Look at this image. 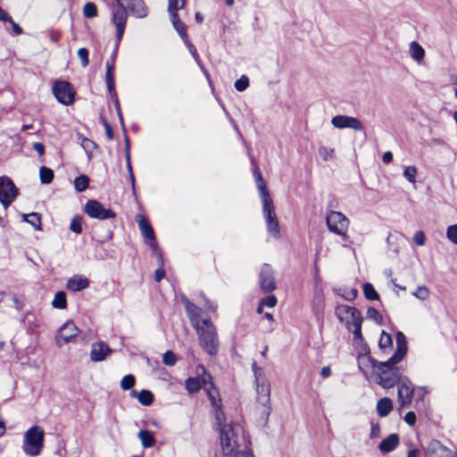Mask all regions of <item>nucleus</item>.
<instances>
[{"mask_svg": "<svg viewBox=\"0 0 457 457\" xmlns=\"http://www.w3.org/2000/svg\"><path fill=\"white\" fill-rule=\"evenodd\" d=\"M200 325H201V328H203V330H209L211 328H215V327L210 318H205L202 320H200Z\"/></svg>", "mask_w": 457, "mask_h": 457, "instance_id": "obj_59", "label": "nucleus"}, {"mask_svg": "<svg viewBox=\"0 0 457 457\" xmlns=\"http://www.w3.org/2000/svg\"><path fill=\"white\" fill-rule=\"evenodd\" d=\"M379 362L370 355L365 354L359 358V368L360 370L365 373L371 369L375 373L378 369Z\"/></svg>", "mask_w": 457, "mask_h": 457, "instance_id": "obj_25", "label": "nucleus"}, {"mask_svg": "<svg viewBox=\"0 0 457 457\" xmlns=\"http://www.w3.org/2000/svg\"><path fill=\"white\" fill-rule=\"evenodd\" d=\"M319 154L324 161H328L334 158L335 150L333 148H328L326 146H320L319 148Z\"/></svg>", "mask_w": 457, "mask_h": 457, "instance_id": "obj_43", "label": "nucleus"}, {"mask_svg": "<svg viewBox=\"0 0 457 457\" xmlns=\"http://www.w3.org/2000/svg\"><path fill=\"white\" fill-rule=\"evenodd\" d=\"M250 441L240 426L228 427L221 432V448L226 457H254Z\"/></svg>", "mask_w": 457, "mask_h": 457, "instance_id": "obj_2", "label": "nucleus"}, {"mask_svg": "<svg viewBox=\"0 0 457 457\" xmlns=\"http://www.w3.org/2000/svg\"><path fill=\"white\" fill-rule=\"evenodd\" d=\"M113 97H114V106H115V110H116L117 115H118L120 123L121 125V128H122L124 133H126L124 119H123V116H122V113H121V109H120V102H119L118 96H117L115 92L113 94Z\"/></svg>", "mask_w": 457, "mask_h": 457, "instance_id": "obj_46", "label": "nucleus"}, {"mask_svg": "<svg viewBox=\"0 0 457 457\" xmlns=\"http://www.w3.org/2000/svg\"><path fill=\"white\" fill-rule=\"evenodd\" d=\"M105 82L107 86V89L110 93L114 92L115 84H114V77L112 71L105 72Z\"/></svg>", "mask_w": 457, "mask_h": 457, "instance_id": "obj_53", "label": "nucleus"}, {"mask_svg": "<svg viewBox=\"0 0 457 457\" xmlns=\"http://www.w3.org/2000/svg\"><path fill=\"white\" fill-rule=\"evenodd\" d=\"M256 384V394H257V402L264 407V412L267 415L270 414V384L267 382L265 378H262L259 380H255Z\"/></svg>", "mask_w": 457, "mask_h": 457, "instance_id": "obj_15", "label": "nucleus"}, {"mask_svg": "<svg viewBox=\"0 0 457 457\" xmlns=\"http://www.w3.org/2000/svg\"><path fill=\"white\" fill-rule=\"evenodd\" d=\"M393 409V402L388 397L380 399L377 403V412L380 417H386Z\"/></svg>", "mask_w": 457, "mask_h": 457, "instance_id": "obj_27", "label": "nucleus"}, {"mask_svg": "<svg viewBox=\"0 0 457 457\" xmlns=\"http://www.w3.org/2000/svg\"><path fill=\"white\" fill-rule=\"evenodd\" d=\"M208 379H211L210 374H204L203 378H188L185 381V387L190 394L198 392L203 386H206Z\"/></svg>", "mask_w": 457, "mask_h": 457, "instance_id": "obj_23", "label": "nucleus"}, {"mask_svg": "<svg viewBox=\"0 0 457 457\" xmlns=\"http://www.w3.org/2000/svg\"><path fill=\"white\" fill-rule=\"evenodd\" d=\"M205 386H206L205 390L207 392L208 397L211 401L212 407L215 409V411H216L215 418L217 420V425L220 428V438L221 439L222 429L226 428L228 427L240 426L244 429V428L238 423L228 424V425L222 424V420L224 419V414L220 410L221 399L220 397V393L212 382H210V383L208 382Z\"/></svg>", "mask_w": 457, "mask_h": 457, "instance_id": "obj_5", "label": "nucleus"}, {"mask_svg": "<svg viewBox=\"0 0 457 457\" xmlns=\"http://www.w3.org/2000/svg\"><path fill=\"white\" fill-rule=\"evenodd\" d=\"M131 395H137L138 402L144 406L151 405L154 399L153 393L146 389L141 390L138 394H137L135 391H132Z\"/></svg>", "mask_w": 457, "mask_h": 457, "instance_id": "obj_28", "label": "nucleus"}, {"mask_svg": "<svg viewBox=\"0 0 457 457\" xmlns=\"http://www.w3.org/2000/svg\"><path fill=\"white\" fill-rule=\"evenodd\" d=\"M177 361L176 355L171 351H167L162 355V362L167 366H173Z\"/></svg>", "mask_w": 457, "mask_h": 457, "instance_id": "obj_48", "label": "nucleus"}, {"mask_svg": "<svg viewBox=\"0 0 457 457\" xmlns=\"http://www.w3.org/2000/svg\"><path fill=\"white\" fill-rule=\"evenodd\" d=\"M112 353V350L106 343L103 341L96 342L92 344L90 360L94 362L103 361Z\"/></svg>", "mask_w": 457, "mask_h": 457, "instance_id": "obj_21", "label": "nucleus"}, {"mask_svg": "<svg viewBox=\"0 0 457 457\" xmlns=\"http://www.w3.org/2000/svg\"><path fill=\"white\" fill-rule=\"evenodd\" d=\"M186 0H169L168 12L170 15V21L178 34L180 36L184 43H187V26L182 22L178 14L179 9L184 8Z\"/></svg>", "mask_w": 457, "mask_h": 457, "instance_id": "obj_7", "label": "nucleus"}, {"mask_svg": "<svg viewBox=\"0 0 457 457\" xmlns=\"http://www.w3.org/2000/svg\"><path fill=\"white\" fill-rule=\"evenodd\" d=\"M181 302L185 306L187 316L193 328H195L200 326V315L202 313V309L191 303L185 295L181 297Z\"/></svg>", "mask_w": 457, "mask_h": 457, "instance_id": "obj_20", "label": "nucleus"}, {"mask_svg": "<svg viewBox=\"0 0 457 457\" xmlns=\"http://www.w3.org/2000/svg\"><path fill=\"white\" fill-rule=\"evenodd\" d=\"M417 168L415 166H407L403 170V177L411 183L416 182Z\"/></svg>", "mask_w": 457, "mask_h": 457, "instance_id": "obj_41", "label": "nucleus"}, {"mask_svg": "<svg viewBox=\"0 0 457 457\" xmlns=\"http://www.w3.org/2000/svg\"><path fill=\"white\" fill-rule=\"evenodd\" d=\"M89 179L86 175H80L74 179V187L78 192H83L88 187Z\"/></svg>", "mask_w": 457, "mask_h": 457, "instance_id": "obj_35", "label": "nucleus"}, {"mask_svg": "<svg viewBox=\"0 0 457 457\" xmlns=\"http://www.w3.org/2000/svg\"><path fill=\"white\" fill-rule=\"evenodd\" d=\"M430 457H455L453 452L443 445L438 440H432L428 445Z\"/></svg>", "mask_w": 457, "mask_h": 457, "instance_id": "obj_22", "label": "nucleus"}, {"mask_svg": "<svg viewBox=\"0 0 457 457\" xmlns=\"http://www.w3.org/2000/svg\"><path fill=\"white\" fill-rule=\"evenodd\" d=\"M331 124L337 129H353L354 130H363L362 122L354 117L346 115H337L332 118Z\"/></svg>", "mask_w": 457, "mask_h": 457, "instance_id": "obj_18", "label": "nucleus"}, {"mask_svg": "<svg viewBox=\"0 0 457 457\" xmlns=\"http://www.w3.org/2000/svg\"><path fill=\"white\" fill-rule=\"evenodd\" d=\"M363 294L368 300L374 301L379 299L378 293L370 283H365L363 285Z\"/></svg>", "mask_w": 457, "mask_h": 457, "instance_id": "obj_36", "label": "nucleus"}, {"mask_svg": "<svg viewBox=\"0 0 457 457\" xmlns=\"http://www.w3.org/2000/svg\"><path fill=\"white\" fill-rule=\"evenodd\" d=\"M410 52H411V57L418 62H420V60H422L424 58V55H425L424 49L419 43H417L415 41L411 43Z\"/></svg>", "mask_w": 457, "mask_h": 457, "instance_id": "obj_33", "label": "nucleus"}, {"mask_svg": "<svg viewBox=\"0 0 457 457\" xmlns=\"http://www.w3.org/2000/svg\"><path fill=\"white\" fill-rule=\"evenodd\" d=\"M398 384V403L401 407H407L411 404L412 395H413V387L412 384L409 378L406 377L402 378Z\"/></svg>", "mask_w": 457, "mask_h": 457, "instance_id": "obj_14", "label": "nucleus"}, {"mask_svg": "<svg viewBox=\"0 0 457 457\" xmlns=\"http://www.w3.org/2000/svg\"><path fill=\"white\" fill-rule=\"evenodd\" d=\"M137 436L140 439L142 445L145 448L152 447L155 443L154 434L149 430H140Z\"/></svg>", "mask_w": 457, "mask_h": 457, "instance_id": "obj_29", "label": "nucleus"}, {"mask_svg": "<svg viewBox=\"0 0 457 457\" xmlns=\"http://www.w3.org/2000/svg\"><path fill=\"white\" fill-rule=\"evenodd\" d=\"M157 257L159 260V268L154 272V279L160 282L165 277V271L163 270V258L160 252H157Z\"/></svg>", "mask_w": 457, "mask_h": 457, "instance_id": "obj_37", "label": "nucleus"}, {"mask_svg": "<svg viewBox=\"0 0 457 457\" xmlns=\"http://www.w3.org/2000/svg\"><path fill=\"white\" fill-rule=\"evenodd\" d=\"M404 420L405 422L410 425V426H413L416 422V415L413 411H409L405 414V417H404Z\"/></svg>", "mask_w": 457, "mask_h": 457, "instance_id": "obj_62", "label": "nucleus"}, {"mask_svg": "<svg viewBox=\"0 0 457 457\" xmlns=\"http://www.w3.org/2000/svg\"><path fill=\"white\" fill-rule=\"evenodd\" d=\"M100 121L103 124V126L104 127L105 133H106L108 139L112 140L114 137V133H113L111 124L106 120V119L104 116H100Z\"/></svg>", "mask_w": 457, "mask_h": 457, "instance_id": "obj_51", "label": "nucleus"}, {"mask_svg": "<svg viewBox=\"0 0 457 457\" xmlns=\"http://www.w3.org/2000/svg\"><path fill=\"white\" fill-rule=\"evenodd\" d=\"M45 432L38 426H32L24 434L22 450L30 456H38L44 447Z\"/></svg>", "mask_w": 457, "mask_h": 457, "instance_id": "obj_3", "label": "nucleus"}, {"mask_svg": "<svg viewBox=\"0 0 457 457\" xmlns=\"http://www.w3.org/2000/svg\"><path fill=\"white\" fill-rule=\"evenodd\" d=\"M262 189V212L266 221V225L278 220L275 208L273 206L272 198L266 186L260 187Z\"/></svg>", "mask_w": 457, "mask_h": 457, "instance_id": "obj_17", "label": "nucleus"}, {"mask_svg": "<svg viewBox=\"0 0 457 457\" xmlns=\"http://www.w3.org/2000/svg\"><path fill=\"white\" fill-rule=\"evenodd\" d=\"M70 229L76 233L80 234L82 232V217L77 215L73 217L70 224Z\"/></svg>", "mask_w": 457, "mask_h": 457, "instance_id": "obj_39", "label": "nucleus"}, {"mask_svg": "<svg viewBox=\"0 0 457 457\" xmlns=\"http://www.w3.org/2000/svg\"><path fill=\"white\" fill-rule=\"evenodd\" d=\"M185 45L188 48L190 54L193 55L194 59L197 62H200V56L197 54V50H196L195 46L193 44H191L188 39H187V43H185Z\"/></svg>", "mask_w": 457, "mask_h": 457, "instance_id": "obj_57", "label": "nucleus"}, {"mask_svg": "<svg viewBox=\"0 0 457 457\" xmlns=\"http://www.w3.org/2000/svg\"><path fill=\"white\" fill-rule=\"evenodd\" d=\"M202 348L209 354L215 355L219 351V339L216 328L203 330L201 325L195 328Z\"/></svg>", "mask_w": 457, "mask_h": 457, "instance_id": "obj_6", "label": "nucleus"}, {"mask_svg": "<svg viewBox=\"0 0 457 457\" xmlns=\"http://www.w3.org/2000/svg\"><path fill=\"white\" fill-rule=\"evenodd\" d=\"M426 237L423 231L419 230L413 236V241L416 245L421 246L425 245Z\"/></svg>", "mask_w": 457, "mask_h": 457, "instance_id": "obj_56", "label": "nucleus"}, {"mask_svg": "<svg viewBox=\"0 0 457 457\" xmlns=\"http://www.w3.org/2000/svg\"><path fill=\"white\" fill-rule=\"evenodd\" d=\"M83 14L86 18H94L97 15V8L94 3L88 2L83 7Z\"/></svg>", "mask_w": 457, "mask_h": 457, "instance_id": "obj_38", "label": "nucleus"}, {"mask_svg": "<svg viewBox=\"0 0 457 457\" xmlns=\"http://www.w3.org/2000/svg\"><path fill=\"white\" fill-rule=\"evenodd\" d=\"M53 93L57 101L64 105H70L74 101L75 92L68 81H57L53 87Z\"/></svg>", "mask_w": 457, "mask_h": 457, "instance_id": "obj_10", "label": "nucleus"}, {"mask_svg": "<svg viewBox=\"0 0 457 457\" xmlns=\"http://www.w3.org/2000/svg\"><path fill=\"white\" fill-rule=\"evenodd\" d=\"M200 295L204 301L205 308L210 312H215L216 306L205 296V295L204 293H201Z\"/></svg>", "mask_w": 457, "mask_h": 457, "instance_id": "obj_61", "label": "nucleus"}, {"mask_svg": "<svg viewBox=\"0 0 457 457\" xmlns=\"http://www.w3.org/2000/svg\"><path fill=\"white\" fill-rule=\"evenodd\" d=\"M412 295L420 300H426L429 296V291H428V287H426L424 286H422V287L420 286V287H418L416 292H414Z\"/></svg>", "mask_w": 457, "mask_h": 457, "instance_id": "obj_49", "label": "nucleus"}, {"mask_svg": "<svg viewBox=\"0 0 457 457\" xmlns=\"http://www.w3.org/2000/svg\"><path fill=\"white\" fill-rule=\"evenodd\" d=\"M54 171L46 166H42L39 170V178L42 184H49L54 179Z\"/></svg>", "mask_w": 457, "mask_h": 457, "instance_id": "obj_34", "label": "nucleus"}, {"mask_svg": "<svg viewBox=\"0 0 457 457\" xmlns=\"http://www.w3.org/2000/svg\"><path fill=\"white\" fill-rule=\"evenodd\" d=\"M32 148L36 151L39 155H43L45 154V145L42 143L36 142L32 145Z\"/></svg>", "mask_w": 457, "mask_h": 457, "instance_id": "obj_64", "label": "nucleus"}, {"mask_svg": "<svg viewBox=\"0 0 457 457\" xmlns=\"http://www.w3.org/2000/svg\"><path fill=\"white\" fill-rule=\"evenodd\" d=\"M249 86V79L246 76L243 75L241 76L236 82H235V88L242 92L245 90Z\"/></svg>", "mask_w": 457, "mask_h": 457, "instance_id": "obj_44", "label": "nucleus"}, {"mask_svg": "<svg viewBox=\"0 0 457 457\" xmlns=\"http://www.w3.org/2000/svg\"><path fill=\"white\" fill-rule=\"evenodd\" d=\"M127 11L125 6L121 2L118 3V9L113 12L112 14V22L114 23L116 27V39H117V45L120 44L127 23Z\"/></svg>", "mask_w": 457, "mask_h": 457, "instance_id": "obj_13", "label": "nucleus"}, {"mask_svg": "<svg viewBox=\"0 0 457 457\" xmlns=\"http://www.w3.org/2000/svg\"><path fill=\"white\" fill-rule=\"evenodd\" d=\"M399 444V436L397 434H391L385 439H383L378 448L382 453H390L395 449Z\"/></svg>", "mask_w": 457, "mask_h": 457, "instance_id": "obj_26", "label": "nucleus"}, {"mask_svg": "<svg viewBox=\"0 0 457 457\" xmlns=\"http://www.w3.org/2000/svg\"><path fill=\"white\" fill-rule=\"evenodd\" d=\"M89 287V280L86 277L75 275L68 279L66 288L72 292H79Z\"/></svg>", "mask_w": 457, "mask_h": 457, "instance_id": "obj_24", "label": "nucleus"}, {"mask_svg": "<svg viewBox=\"0 0 457 457\" xmlns=\"http://www.w3.org/2000/svg\"><path fill=\"white\" fill-rule=\"evenodd\" d=\"M85 212L92 219L100 220L114 219L116 214L111 209H106L96 200H88L84 206Z\"/></svg>", "mask_w": 457, "mask_h": 457, "instance_id": "obj_8", "label": "nucleus"}, {"mask_svg": "<svg viewBox=\"0 0 457 457\" xmlns=\"http://www.w3.org/2000/svg\"><path fill=\"white\" fill-rule=\"evenodd\" d=\"M267 230L274 238L278 239L280 237V229L278 220H276L273 222L267 224Z\"/></svg>", "mask_w": 457, "mask_h": 457, "instance_id": "obj_42", "label": "nucleus"}, {"mask_svg": "<svg viewBox=\"0 0 457 457\" xmlns=\"http://www.w3.org/2000/svg\"><path fill=\"white\" fill-rule=\"evenodd\" d=\"M136 220L137 221L138 228L140 229L142 236L145 238V243H148V245L153 248V250L157 251L158 249L156 237L151 224L142 215H137L136 217Z\"/></svg>", "mask_w": 457, "mask_h": 457, "instance_id": "obj_16", "label": "nucleus"}, {"mask_svg": "<svg viewBox=\"0 0 457 457\" xmlns=\"http://www.w3.org/2000/svg\"><path fill=\"white\" fill-rule=\"evenodd\" d=\"M79 329L75 323L71 320L65 322L58 331L55 337L56 345L62 347L63 344L70 342L73 337L78 335Z\"/></svg>", "mask_w": 457, "mask_h": 457, "instance_id": "obj_19", "label": "nucleus"}, {"mask_svg": "<svg viewBox=\"0 0 457 457\" xmlns=\"http://www.w3.org/2000/svg\"><path fill=\"white\" fill-rule=\"evenodd\" d=\"M395 340L397 345L395 353L387 361L379 362L378 369L376 371L377 383L384 388L393 387L402 378V374L395 365L403 360L407 353V341L401 331L396 333Z\"/></svg>", "mask_w": 457, "mask_h": 457, "instance_id": "obj_1", "label": "nucleus"}, {"mask_svg": "<svg viewBox=\"0 0 457 457\" xmlns=\"http://www.w3.org/2000/svg\"><path fill=\"white\" fill-rule=\"evenodd\" d=\"M354 341H362L363 337L361 335V326H355L353 330Z\"/></svg>", "mask_w": 457, "mask_h": 457, "instance_id": "obj_63", "label": "nucleus"}, {"mask_svg": "<svg viewBox=\"0 0 457 457\" xmlns=\"http://www.w3.org/2000/svg\"><path fill=\"white\" fill-rule=\"evenodd\" d=\"M135 383H136L135 377L131 374H129L122 378V379L120 381V387L123 390H129L135 386Z\"/></svg>", "mask_w": 457, "mask_h": 457, "instance_id": "obj_40", "label": "nucleus"}, {"mask_svg": "<svg viewBox=\"0 0 457 457\" xmlns=\"http://www.w3.org/2000/svg\"><path fill=\"white\" fill-rule=\"evenodd\" d=\"M18 189L12 180L7 177L0 178V202L6 209L14 201Z\"/></svg>", "mask_w": 457, "mask_h": 457, "instance_id": "obj_11", "label": "nucleus"}, {"mask_svg": "<svg viewBox=\"0 0 457 457\" xmlns=\"http://www.w3.org/2000/svg\"><path fill=\"white\" fill-rule=\"evenodd\" d=\"M78 56L81 61V65L87 67L89 63L88 50L85 47H81L78 50Z\"/></svg>", "mask_w": 457, "mask_h": 457, "instance_id": "obj_50", "label": "nucleus"}, {"mask_svg": "<svg viewBox=\"0 0 457 457\" xmlns=\"http://www.w3.org/2000/svg\"><path fill=\"white\" fill-rule=\"evenodd\" d=\"M252 369L254 374L255 380L265 378L262 375V368L258 367L255 361L253 362Z\"/></svg>", "mask_w": 457, "mask_h": 457, "instance_id": "obj_58", "label": "nucleus"}, {"mask_svg": "<svg viewBox=\"0 0 457 457\" xmlns=\"http://www.w3.org/2000/svg\"><path fill=\"white\" fill-rule=\"evenodd\" d=\"M52 306L54 309L64 310L67 307L66 294L63 291L55 293Z\"/></svg>", "mask_w": 457, "mask_h": 457, "instance_id": "obj_31", "label": "nucleus"}, {"mask_svg": "<svg viewBox=\"0 0 457 457\" xmlns=\"http://www.w3.org/2000/svg\"><path fill=\"white\" fill-rule=\"evenodd\" d=\"M367 319L376 321L377 323H381L382 316L378 312V310H376L373 307H370L367 310L366 312Z\"/></svg>", "mask_w": 457, "mask_h": 457, "instance_id": "obj_45", "label": "nucleus"}, {"mask_svg": "<svg viewBox=\"0 0 457 457\" xmlns=\"http://www.w3.org/2000/svg\"><path fill=\"white\" fill-rule=\"evenodd\" d=\"M253 177L257 182V187H258V190L260 192V196L262 197V189L260 187H262V186H266L264 181H263V179H262V173L260 171L259 169H255L253 170Z\"/></svg>", "mask_w": 457, "mask_h": 457, "instance_id": "obj_54", "label": "nucleus"}, {"mask_svg": "<svg viewBox=\"0 0 457 457\" xmlns=\"http://www.w3.org/2000/svg\"><path fill=\"white\" fill-rule=\"evenodd\" d=\"M357 295L358 290L355 288H352L349 291H347L345 295H343V297L347 301H353Z\"/></svg>", "mask_w": 457, "mask_h": 457, "instance_id": "obj_60", "label": "nucleus"}, {"mask_svg": "<svg viewBox=\"0 0 457 457\" xmlns=\"http://www.w3.org/2000/svg\"><path fill=\"white\" fill-rule=\"evenodd\" d=\"M335 314L337 319L343 322L345 318V314H349L352 321H346L345 326L348 330H352V326L355 328V326H361L363 318L361 316V312L355 307H352L349 305H338L335 310Z\"/></svg>", "mask_w": 457, "mask_h": 457, "instance_id": "obj_9", "label": "nucleus"}, {"mask_svg": "<svg viewBox=\"0 0 457 457\" xmlns=\"http://www.w3.org/2000/svg\"><path fill=\"white\" fill-rule=\"evenodd\" d=\"M326 222L331 233L342 237L344 240L348 239L347 229L350 221L345 214L340 212L329 210L326 216Z\"/></svg>", "mask_w": 457, "mask_h": 457, "instance_id": "obj_4", "label": "nucleus"}, {"mask_svg": "<svg viewBox=\"0 0 457 457\" xmlns=\"http://www.w3.org/2000/svg\"><path fill=\"white\" fill-rule=\"evenodd\" d=\"M23 220L29 223L36 230L41 229V217L37 212L23 214Z\"/></svg>", "mask_w": 457, "mask_h": 457, "instance_id": "obj_32", "label": "nucleus"}, {"mask_svg": "<svg viewBox=\"0 0 457 457\" xmlns=\"http://www.w3.org/2000/svg\"><path fill=\"white\" fill-rule=\"evenodd\" d=\"M378 346L380 350L384 353H387L393 346V339L392 337L386 333V331H382L379 341H378Z\"/></svg>", "mask_w": 457, "mask_h": 457, "instance_id": "obj_30", "label": "nucleus"}, {"mask_svg": "<svg viewBox=\"0 0 457 457\" xmlns=\"http://www.w3.org/2000/svg\"><path fill=\"white\" fill-rule=\"evenodd\" d=\"M259 283L261 290L265 294L271 293L276 289L274 273L270 264H262L259 274Z\"/></svg>", "mask_w": 457, "mask_h": 457, "instance_id": "obj_12", "label": "nucleus"}, {"mask_svg": "<svg viewBox=\"0 0 457 457\" xmlns=\"http://www.w3.org/2000/svg\"><path fill=\"white\" fill-rule=\"evenodd\" d=\"M261 303L264 306L271 308V307H274L277 304L278 300H277V297L275 295H268L265 298H263L261 301Z\"/></svg>", "mask_w": 457, "mask_h": 457, "instance_id": "obj_55", "label": "nucleus"}, {"mask_svg": "<svg viewBox=\"0 0 457 457\" xmlns=\"http://www.w3.org/2000/svg\"><path fill=\"white\" fill-rule=\"evenodd\" d=\"M446 236L450 241L457 245V224L447 228Z\"/></svg>", "mask_w": 457, "mask_h": 457, "instance_id": "obj_52", "label": "nucleus"}, {"mask_svg": "<svg viewBox=\"0 0 457 457\" xmlns=\"http://www.w3.org/2000/svg\"><path fill=\"white\" fill-rule=\"evenodd\" d=\"M81 146L88 154H91L92 152L96 148V143L87 137L82 138Z\"/></svg>", "mask_w": 457, "mask_h": 457, "instance_id": "obj_47", "label": "nucleus"}]
</instances>
